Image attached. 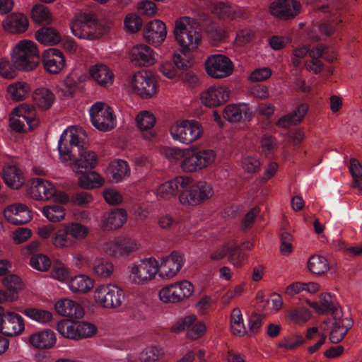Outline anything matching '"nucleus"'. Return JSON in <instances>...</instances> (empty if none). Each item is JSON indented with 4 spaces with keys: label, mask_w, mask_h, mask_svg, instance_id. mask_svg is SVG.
Segmentation results:
<instances>
[{
    "label": "nucleus",
    "mask_w": 362,
    "mask_h": 362,
    "mask_svg": "<svg viewBox=\"0 0 362 362\" xmlns=\"http://www.w3.org/2000/svg\"><path fill=\"white\" fill-rule=\"evenodd\" d=\"M162 153L168 160L185 173L202 171L211 167L216 160V151L210 148L192 146L187 148L166 147Z\"/></svg>",
    "instance_id": "1"
},
{
    "label": "nucleus",
    "mask_w": 362,
    "mask_h": 362,
    "mask_svg": "<svg viewBox=\"0 0 362 362\" xmlns=\"http://www.w3.org/2000/svg\"><path fill=\"white\" fill-rule=\"evenodd\" d=\"M174 35L184 51L196 50L202 42V35L197 22L188 16L181 17L175 21Z\"/></svg>",
    "instance_id": "2"
},
{
    "label": "nucleus",
    "mask_w": 362,
    "mask_h": 362,
    "mask_svg": "<svg viewBox=\"0 0 362 362\" xmlns=\"http://www.w3.org/2000/svg\"><path fill=\"white\" fill-rule=\"evenodd\" d=\"M39 51L34 42L23 40L12 49L11 58L13 66L20 71H32L38 64Z\"/></svg>",
    "instance_id": "3"
},
{
    "label": "nucleus",
    "mask_w": 362,
    "mask_h": 362,
    "mask_svg": "<svg viewBox=\"0 0 362 362\" xmlns=\"http://www.w3.org/2000/svg\"><path fill=\"white\" fill-rule=\"evenodd\" d=\"M93 299L95 304L100 308H117L125 300V292L116 284L104 283L95 287L93 293Z\"/></svg>",
    "instance_id": "4"
},
{
    "label": "nucleus",
    "mask_w": 362,
    "mask_h": 362,
    "mask_svg": "<svg viewBox=\"0 0 362 362\" xmlns=\"http://www.w3.org/2000/svg\"><path fill=\"white\" fill-rule=\"evenodd\" d=\"M169 132L173 141L189 145L202 137L203 127L195 119H178L170 124Z\"/></svg>",
    "instance_id": "5"
},
{
    "label": "nucleus",
    "mask_w": 362,
    "mask_h": 362,
    "mask_svg": "<svg viewBox=\"0 0 362 362\" xmlns=\"http://www.w3.org/2000/svg\"><path fill=\"white\" fill-rule=\"evenodd\" d=\"M86 136L85 131L81 127L70 126L64 129L57 146L60 162L70 160L72 153H76L78 148H84L83 144Z\"/></svg>",
    "instance_id": "6"
},
{
    "label": "nucleus",
    "mask_w": 362,
    "mask_h": 362,
    "mask_svg": "<svg viewBox=\"0 0 362 362\" xmlns=\"http://www.w3.org/2000/svg\"><path fill=\"white\" fill-rule=\"evenodd\" d=\"M154 257H144L132 262L127 268V279L132 284L143 286L156 279Z\"/></svg>",
    "instance_id": "7"
},
{
    "label": "nucleus",
    "mask_w": 362,
    "mask_h": 362,
    "mask_svg": "<svg viewBox=\"0 0 362 362\" xmlns=\"http://www.w3.org/2000/svg\"><path fill=\"white\" fill-rule=\"evenodd\" d=\"M127 88L131 93L142 98H151L157 93L158 82L151 72L141 70L129 78Z\"/></svg>",
    "instance_id": "8"
},
{
    "label": "nucleus",
    "mask_w": 362,
    "mask_h": 362,
    "mask_svg": "<svg viewBox=\"0 0 362 362\" xmlns=\"http://www.w3.org/2000/svg\"><path fill=\"white\" fill-rule=\"evenodd\" d=\"M40 124L35 108L28 103L14 107L10 117V126L16 132L33 130Z\"/></svg>",
    "instance_id": "9"
},
{
    "label": "nucleus",
    "mask_w": 362,
    "mask_h": 362,
    "mask_svg": "<svg viewBox=\"0 0 362 362\" xmlns=\"http://www.w3.org/2000/svg\"><path fill=\"white\" fill-rule=\"evenodd\" d=\"M90 122L97 129L107 132L116 125V116L112 109L105 103L97 102L89 109Z\"/></svg>",
    "instance_id": "10"
},
{
    "label": "nucleus",
    "mask_w": 362,
    "mask_h": 362,
    "mask_svg": "<svg viewBox=\"0 0 362 362\" xmlns=\"http://www.w3.org/2000/svg\"><path fill=\"white\" fill-rule=\"evenodd\" d=\"M204 69L211 78L221 79L228 77L233 73L235 65L228 56L223 54H214L206 59Z\"/></svg>",
    "instance_id": "11"
},
{
    "label": "nucleus",
    "mask_w": 362,
    "mask_h": 362,
    "mask_svg": "<svg viewBox=\"0 0 362 362\" xmlns=\"http://www.w3.org/2000/svg\"><path fill=\"white\" fill-rule=\"evenodd\" d=\"M57 330L60 335L74 340L91 337L98 331L97 327L92 323L82 321L69 324L64 320L57 323Z\"/></svg>",
    "instance_id": "12"
},
{
    "label": "nucleus",
    "mask_w": 362,
    "mask_h": 362,
    "mask_svg": "<svg viewBox=\"0 0 362 362\" xmlns=\"http://www.w3.org/2000/svg\"><path fill=\"white\" fill-rule=\"evenodd\" d=\"M156 276L160 279L168 281L175 277L184 264L182 257L173 252L158 259L154 257Z\"/></svg>",
    "instance_id": "13"
},
{
    "label": "nucleus",
    "mask_w": 362,
    "mask_h": 362,
    "mask_svg": "<svg viewBox=\"0 0 362 362\" xmlns=\"http://www.w3.org/2000/svg\"><path fill=\"white\" fill-rule=\"evenodd\" d=\"M70 155V160L62 162L76 173H84L95 168L98 165V156L87 148H78V151Z\"/></svg>",
    "instance_id": "14"
},
{
    "label": "nucleus",
    "mask_w": 362,
    "mask_h": 362,
    "mask_svg": "<svg viewBox=\"0 0 362 362\" xmlns=\"http://www.w3.org/2000/svg\"><path fill=\"white\" fill-rule=\"evenodd\" d=\"M96 25L90 16L84 14L72 21L71 30L73 35L79 39L93 40L100 38L103 34L96 28Z\"/></svg>",
    "instance_id": "15"
},
{
    "label": "nucleus",
    "mask_w": 362,
    "mask_h": 362,
    "mask_svg": "<svg viewBox=\"0 0 362 362\" xmlns=\"http://www.w3.org/2000/svg\"><path fill=\"white\" fill-rule=\"evenodd\" d=\"M230 93V89L226 86L214 84L201 91L199 100L206 107H216L229 100Z\"/></svg>",
    "instance_id": "16"
},
{
    "label": "nucleus",
    "mask_w": 362,
    "mask_h": 362,
    "mask_svg": "<svg viewBox=\"0 0 362 362\" xmlns=\"http://www.w3.org/2000/svg\"><path fill=\"white\" fill-rule=\"evenodd\" d=\"M25 330L23 317L13 311L5 313L4 308L0 315V333L14 337L21 334Z\"/></svg>",
    "instance_id": "17"
},
{
    "label": "nucleus",
    "mask_w": 362,
    "mask_h": 362,
    "mask_svg": "<svg viewBox=\"0 0 362 362\" xmlns=\"http://www.w3.org/2000/svg\"><path fill=\"white\" fill-rule=\"evenodd\" d=\"M42 63L47 72L50 74H58L66 66V58L61 50L49 48L42 53Z\"/></svg>",
    "instance_id": "18"
},
{
    "label": "nucleus",
    "mask_w": 362,
    "mask_h": 362,
    "mask_svg": "<svg viewBox=\"0 0 362 362\" xmlns=\"http://www.w3.org/2000/svg\"><path fill=\"white\" fill-rule=\"evenodd\" d=\"M88 74L90 78L102 88H107L114 84V71L104 63L98 62L90 66Z\"/></svg>",
    "instance_id": "19"
},
{
    "label": "nucleus",
    "mask_w": 362,
    "mask_h": 362,
    "mask_svg": "<svg viewBox=\"0 0 362 362\" xmlns=\"http://www.w3.org/2000/svg\"><path fill=\"white\" fill-rule=\"evenodd\" d=\"M272 16L285 20L294 18L301 10V4L296 0H276L269 7Z\"/></svg>",
    "instance_id": "20"
},
{
    "label": "nucleus",
    "mask_w": 362,
    "mask_h": 362,
    "mask_svg": "<svg viewBox=\"0 0 362 362\" xmlns=\"http://www.w3.org/2000/svg\"><path fill=\"white\" fill-rule=\"evenodd\" d=\"M334 322L329 333L331 342L337 344L346 336L349 329L352 327L353 321L349 317H343L341 309H337L333 316Z\"/></svg>",
    "instance_id": "21"
},
{
    "label": "nucleus",
    "mask_w": 362,
    "mask_h": 362,
    "mask_svg": "<svg viewBox=\"0 0 362 362\" xmlns=\"http://www.w3.org/2000/svg\"><path fill=\"white\" fill-rule=\"evenodd\" d=\"M28 193L35 200L48 201L53 197L54 185L47 180L34 178L30 180Z\"/></svg>",
    "instance_id": "22"
},
{
    "label": "nucleus",
    "mask_w": 362,
    "mask_h": 362,
    "mask_svg": "<svg viewBox=\"0 0 362 362\" xmlns=\"http://www.w3.org/2000/svg\"><path fill=\"white\" fill-rule=\"evenodd\" d=\"M7 221L13 225H22L32 219L31 211L23 204L17 203L8 206L4 211Z\"/></svg>",
    "instance_id": "23"
},
{
    "label": "nucleus",
    "mask_w": 362,
    "mask_h": 362,
    "mask_svg": "<svg viewBox=\"0 0 362 362\" xmlns=\"http://www.w3.org/2000/svg\"><path fill=\"white\" fill-rule=\"evenodd\" d=\"M131 62L138 66H148L155 64L156 59L153 50L146 45H136L129 52Z\"/></svg>",
    "instance_id": "24"
},
{
    "label": "nucleus",
    "mask_w": 362,
    "mask_h": 362,
    "mask_svg": "<svg viewBox=\"0 0 362 362\" xmlns=\"http://www.w3.org/2000/svg\"><path fill=\"white\" fill-rule=\"evenodd\" d=\"M57 337L51 329H43L32 333L28 339L29 345L36 349L46 350L54 346Z\"/></svg>",
    "instance_id": "25"
},
{
    "label": "nucleus",
    "mask_w": 362,
    "mask_h": 362,
    "mask_svg": "<svg viewBox=\"0 0 362 362\" xmlns=\"http://www.w3.org/2000/svg\"><path fill=\"white\" fill-rule=\"evenodd\" d=\"M127 215L122 209H117L104 213L100 221V227L103 230H113L122 227L127 221Z\"/></svg>",
    "instance_id": "26"
},
{
    "label": "nucleus",
    "mask_w": 362,
    "mask_h": 362,
    "mask_svg": "<svg viewBox=\"0 0 362 362\" xmlns=\"http://www.w3.org/2000/svg\"><path fill=\"white\" fill-rule=\"evenodd\" d=\"M95 281L93 278L86 274H77L71 276L67 281V287L74 294H86L94 288Z\"/></svg>",
    "instance_id": "27"
},
{
    "label": "nucleus",
    "mask_w": 362,
    "mask_h": 362,
    "mask_svg": "<svg viewBox=\"0 0 362 362\" xmlns=\"http://www.w3.org/2000/svg\"><path fill=\"white\" fill-rule=\"evenodd\" d=\"M167 28L165 24L158 19L150 21L145 28L144 37L153 45H159L166 38Z\"/></svg>",
    "instance_id": "28"
},
{
    "label": "nucleus",
    "mask_w": 362,
    "mask_h": 362,
    "mask_svg": "<svg viewBox=\"0 0 362 362\" xmlns=\"http://www.w3.org/2000/svg\"><path fill=\"white\" fill-rule=\"evenodd\" d=\"M54 308L60 315L71 319L81 318L84 315L82 306L78 302L67 298L57 300Z\"/></svg>",
    "instance_id": "29"
},
{
    "label": "nucleus",
    "mask_w": 362,
    "mask_h": 362,
    "mask_svg": "<svg viewBox=\"0 0 362 362\" xmlns=\"http://www.w3.org/2000/svg\"><path fill=\"white\" fill-rule=\"evenodd\" d=\"M185 185V180L178 176L160 185L156 189L155 194L158 199L169 200L176 195L178 196L179 189H182Z\"/></svg>",
    "instance_id": "30"
},
{
    "label": "nucleus",
    "mask_w": 362,
    "mask_h": 362,
    "mask_svg": "<svg viewBox=\"0 0 362 362\" xmlns=\"http://www.w3.org/2000/svg\"><path fill=\"white\" fill-rule=\"evenodd\" d=\"M4 30L13 34L25 33L29 26L28 18L21 13H13L2 22Z\"/></svg>",
    "instance_id": "31"
},
{
    "label": "nucleus",
    "mask_w": 362,
    "mask_h": 362,
    "mask_svg": "<svg viewBox=\"0 0 362 362\" xmlns=\"http://www.w3.org/2000/svg\"><path fill=\"white\" fill-rule=\"evenodd\" d=\"M135 119L137 127L146 139L151 140L156 136V134L153 127L156 119L153 113L143 110L136 115Z\"/></svg>",
    "instance_id": "32"
},
{
    "label": "nucleus",
    "mask_w": 362,
    "mask_h": 362,
    "mask_svg": "<svg viewBox=\"0 0 362 362\" xmlns=\"http://www.w3.org/2000/svg\"><path fill=\"white\" fill-rule=\"evenodd\" d=\"M1 175L5 184L11 189H20L25 182L22 171L16 165L5 166Z\"/></svg>",
    "instance_id": "33"
},
{
    "label": "nucleus",
    "mask_w": 362,
    "mask_h": 362,
    "mask_svg": "<svg viewBox=\"0 0 362 362\" xmlns=\"http://www.w3.org/2000/svg\"><path fill=\"white\" fill-rule=\"evenodd\" d=\"M119 257L129 258L132 257L141 248L139 240L130 235L118 236Z\"/></svg>",
    "instance_id": "34"
},
{
    "label": "nucleus",
    "mask_w": 362,
    "mask_h": 362,
    "mask_svg": "<svg viewBox=\"0 0 362 362\" xmlns=\"http://www.w3.org/2000/svg\"><path fill=\"white\" fill-rule=\"evenodd\" d=\"M185 180V187L178 190V201L179 203L185 206H197V197L195 196V187L192 184L191 178L187 176H181Z\"/></svg>",
    "instance_id": "35"
},
{
    "label": "nucleus",
    "mask_w": 362,
    "mask_h": 362,
    "mask_svg": "<svg viewBox=\"0 0 362 362\" xmlns=\"http://www.w3.org/2000/svg\"><path fill=\"white\" fill-rule=\"evenodd\" d=\"M224 117L231 122H239L250 117V109L245 103L230 104L223 110Z\"/></svg>",
    "instance_id": "36"
},
{
    "label": "nucleus",
    "mask_w": 362,
    "mask_h": 362,
    "mask_svg": "<svg viewBox=\"0 0 362 362\" xmlns=\"http://www.w3.org/2000/svg\"><path fill=\"white\" fill-rule=\"evenodd\" d=\"M211 10L212 12L218 15L220 18L228 20L242 18L246 16V13L243 9L231 6L223 2L215 4Z\"/></svg>",
    "instance_id": "37"
},
{
    "label": "nucleus",
    "mask_w": 362,
    "mask_h": 362,
    "mask_svg": "<svg viewBox=\"0 0 362 362\" xmlns=\"http://www.w3.org/2000/svg\"><path fill=\"white\" fill-rule=\"evenodd\" d=\"M70 238L76 247L85 240L90 235V228L78 221H69L64 223Z\"/></svg>",
    "instance_id": "38"
},
{
    "label": "nucleus",
    "mask_w": 362,
    "mask_h": 362,
    "mask_svg": "<svg viewBox=\"0 0 362 362\" xmlns=\"http://www.w3.org/2000/svg\"><path fill=\"white\" fill-rule=\"evenodd\" d=\"M308 105L305 103L299 105L291 113L282 116L276 122V125L286 128L291 125L299 124L308 112Z\"/></svg>",
    "instance_id": "39"
},
{
    "label": "nucleus",
    "mask_w": 362,
    "mask_h": 362,
    "mask_svg": "<svg viewBox=\"0 0 362 362\" xmlns=\"http://www.w3.org/2000/svg\"><path fill=\"white\" fill-rule=\"evenodd\" d=\"M50 242L52 245L59 250H69L75 247L64 223L52 234Z\"/></svg>",
    "instance_id": "40"
},
{
    "label": "nucleus",
    "mask_w": 362,
    "mask_h": 362,
    "mask_svg": "<svg viewBox=\"0 0 362 362\" xmlns=\"http://www.w3.org/2000/svg\"><path fill=\"white\" fill-rule=\"evenodd\" d=\"M163 356L162 351L155 346H148L142 351L128 356L127 362H156Z\"/></svg>",
    "instance_id": "41"
},
{
    "label": "nucleus",
    "mask_w": 362,
    "mask_h": 362,
    "mask_svg": "<svg viewBox=\"0 0 362 362\" xmlns=\"http://www.w3.org/2000/svg\"><path fill=\"white\" fill-rule=\"evenodd\" d=\"M107 171L112 180L117 183L127 179L130 175L128 163L121 159L112 160L109 165Z\"/></svg>",
    "instance_id": "42"
},
{
    "label": "nucleus",
    "mask_w": 362,
    "mask_h": 362,
    "mask_svg": "<svg viewBox=\"0 0 362 362\" xmlns=\"http://www.w3.org/2000/svg\"><path fill=\"white\" fill-rule=\"evenodd\" d=\"M334 31L333 26L327 22L313 23L308 32V38L312 41L324 40Z\"/></svg>",
    "instance_id": "43"
},
{
    "label": "nucleus",
    "mask_w": 362,
    "mask_h": 362,
    "mask_svg": "<svg viewBox=\"0 0 362 362\" xmlns=\"http://www.w3.org/2000/svg\"><path fill=\"white\" fill-rule=\"evenodd\" d=\"M21 312L30 320L40 325H47L53 319V314L51 311L37 307H27Z\"/></svg>",
    "instance_id": "44"
},
{
    "label": "nucleus",
    "mask_w": 362,
    "mask_h": 362,
    "mask_svg": "<svg viewBox=\"0 0 362 362\" xmlns=\"http://www.w3.org/2000/svg\"><path fill=\"white\" fill-rule=\"evenodd\" d=\"M35 105L43 110L49 109L54 102V93L47 88L39 87L36 88L33 95Z\"/></svg>",
    "instance_id": "45"
},
{
    "label": "nucleus",
    "mask_w": 362,
    "mask_h": 362,
    "mask_svg": "<svg viewBox=\"0 0 362 362\" xmlns=\"http://www.w3.org/2000/svg\"><path fill=\"white\" fill-rule=\"evenodd\" d=\"M35 39L45 45H54L61 40V35L58 30L52 27H43L36 31Z\"/></svg>",
    "instance_id": "46"
},
{
    "label": "nucleus",
    "mask_w": 362,
    "mask_h": 362,
    "mask_svg": "<svg viewBox=\"0 0 362 362\" xmlns=\"http://www.w3.org/2000/svg\"><path fill=\"white\" fill-rule=\"evenodd\" d=\"M7 94L15 101H21L27 98L31 91L30 85L24 81H16L7 86Z\"/></svg>",
    "instance_id": "47"
},
{
    "label": "nucleus",
    "mask_w": 362,
    "mask_h": 362,
    "mask_svg": "<svg viewBox=\"0 0 362 362\" xmlns=\"http://www.w3.org/2000/svg\"><path fill=\"white\" fill-rule=\"evenodd\" d=\"M93 272L101 279H110L115 273V265L112 260L100 257L95 260L93 265Z\"/></svg>",
    "instance_id": "48"
},
{
    "label": "nucleus",
    "mask_w": 362,
    "mask_h": 362,
    "mask_svg": "<svg viewBox=\"0 0 362 362\" xmlns=\"http://www.w3.org/2000/svg\"><path fill=\"white\" fill-rule=\"evenodd\" d=\"M2 284L8 291L10 301L16 300L18 293L23 289V284L19 276L15 274H8L2 280Z\"/></svg>",
    "instance_id": "49"
},
{
    "label": "nucleus",
    "mask_w": 362,
    "mask_h": 362,
    "mask_svg": "<svg viewBox=\"0 0 362 362\" xmlns=\"http://www.w3.org/2000/svg\"><path fill=\"white\" fill-rule=\"evenodd\" d=\"M42 215L50 222L59 223L65 219L66 209L59 204H49L41 209Z\"/></svg>",
    "instance_id": "50"
},
{
    "label": "nucleus",
    "mask_w": 362,
    "mask_h": 362,
    "mask_svg": "<svg viewBox=\"0 0 362 362\" xmlns=\"http://www.w3.org/2000/svg\"><path fill=\"white\" fill-rule=\"evenodd\" d=\"M285 317L288 321L293 324L303 325L311 318V313L305 307H298L288 310Z\"/></svg>",
    "instance_id": "51"
},
{
    "label": "nucleus",
    "mask_w": 362,
    "mask_h": 362,
    "mask_svg": "<svg viewBox=\"0 0 362 362\" xmlns=\"http://www.w3.org/2000/svg\"><path fill=\"white\" fill-rule=\"evenodd\" d=\"M307 268L310 272L320 275L326 273L329 269V265L325 257L316 254L308 259Z\"/></svg>",
    "instance_id": "52"
},
{
    "label": "nucleus",
    "mask_w": 362,
    "mask_h": 362,
    "mask_svg": "<svg viewBox=\"0 0 362 362\" xmlns=\"http://www.w3.org/2000/svg\"><path fill=\"white\" fill-rule=\"evenodd\" d=\"M81 174L78 179V183L83 189L98 188L101 187L105 182L104 179L96 172Z\"/></svg>",
    "instance_id": "53"
},
{
    "label": "nucleus",
    "mask_w": 362,
    "mask_h": 362,
    "mask_svg": "<svg viewBox=\"0 0 362 362\" xmlns=\"http://www.w3.org/2000/svg\"><path fill=\"white\" fill-rule=\"evenodd\" d=\"M230 329L234 335L243 337L247 334L243 316L239 308H234L230 315Z\"/></svg>",
    "instance_id": "54"
},
{
    "label": "nucleus",
    "mask_w": 362,
    "mask_h": 362,
    "mask_svg": "<svg viewBox=\"0 0 362 362\" xmlns=\"http://www.w3.org/2000/svg\"><path fill=\"white\" fill-rule=\"evenodd\" d=\"M239 249L238 243L234 240L225 242L220 248L210 254V258L214 260L221 259L228 256V259Z\"/></svg>",
    "instance_id": "55"
},
{
    "label": "nucleus",
    "mask_w": 362,
    "mask_h": 362,
    "mask_svg": "<svg viewBox=\"0 0 362 362\" xmlns=\"http://www.w3.org/2000/svg\"><path fill=\"white\" fill-rule=\"evenodd\" d=\"M50 276L60 283L67 284L71 278L69 268L62 261L55 262L52 267Z\"/></svg>",
    "instance_id": "56"
},
{
    "label": "nucleus",
    "mask_w": 362,
    "mask_h": 362,
    "mask_svg": "<svg viewBox=\"0 0 362 362\" xmlns=\"http://www.w3.org/2000/svg\"><path fill=\"white\" fill-rule=\"evenodd\" d=\"M31 17L38 24H50L52 16L49 9L44 5H35L31 11Z\"/></svg>",
    "instance_id": "57"
},
{
    "label": "nucleus",
    "mask_w": 362,
    "mask_h": 362,
    "mask_svg": "<svg viewBox=\"0 0 362 362\" xmlns=\"http://www.w3.org/2000/svg\"><path fill=\"white\" fill-rule=\"evenodd\" d=\"M349 170L353 179L352 187L362 191V165L352 158L349 160Z\"/></svg>",
    "instance_id": "58"
},
{
    "label": "nucleus",
    "mask_w": 362,
    "mask_h": 362,
    "mask_svg": "<svg viewBox=\"0 0 362 362\" xmlns=\"http://www.w3.org/2000/svg\"><path fill=\"white\" fill-rule=\"evenodd\" d=\"M240 165L245 173L253 174L259 170L261 162L258 156L253 154H247L242 156Z\"/></svg>",
    "instance_id": "59"
},
{
    "label": "nucleus",
    "mask_w": 362,
    "mask_h": 362,
    "mask_svg": "<svg viewBox=\"0 0 362 362\" xmlns=\"http://www.w3.org/2000/svg\"><path fill=\"white\" fill-rule=\"evenodd\" d=\"M158 299L165 304H176L180 303L173 284H170L160 288L158 291Z\"/></svg>",
    "instance_id": "60"
},
{
    "label": "nucleus",
    "mask_w": 362,
    "mask_h": 362,
    "mask_svg": "<svg viewBox=\"0 0 362 362\" xmlns=\"http://www.w3.org/2000/svg\"><path fill=\"white\" fill-rule=\"evenodd\" d=\"M195 196L197 197V204L209 199L214 195V189L211 184L206 182H198L194 184Z\"/></svg>",
    "instance_id": "61"
},
{
    "label": "nucleus",
    "mask_w": 362,
    "mask_h": 362,
    "mask_svg": "<svg viewBox=\"0 0 362 362\" xmlns=\"http://www.w3.org/2000/svg\"><path fill=\"white\" fill-rule=\"evenodd\" d=\"M177 296L182 302V300L189 298L192 296L194 291V285L187 280H182L173 283Z\"/></svg>",
    "instance_id": "62"
},
{
    "label": "nucleus",
    "mask_w": 362,
    "mask_h": 362,
    "mask_svg": "<svg viewBox=\"0 0 362 362\" xmlns=\"http://www.w3.org/2000/svg\"><path fill=\"white\" fill-rule=\"evenodd\" d=\"M31 267L40 272H47L51 267L52 262L45 254H36L31 257L30 260Z\"/></svg>",
    "instance_id": "63"
},
{
    "label": "nucleus",
    "mask_w": 362,
    "mask_h": 362,
    "mask_svg": "<svg viewBox=\"0 0 362 362\" xmlns=\"http://www.w3.org/2000/svg\"><path fill=\"white\" fill-rule=\"evenodd\" d=\"M142 24V19L135 13L127 14L124 20V29L129 33L138 32L141 29Z\"/></svg>",
    "instance_id": "64"
}]
</instances>
